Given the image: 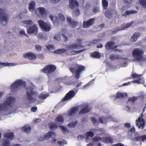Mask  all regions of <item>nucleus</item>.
I'll use <instances>...</instances> for the list:
<instances>
[{"instance_id": "f257e3e1", "label": "nucleus", "mask_w": 146, "mask_h": 146, "mask_svg": "<svg viewBox=\"0 0 146 146\" xmlns=\"http://www.w3.org/2000/svg\"><path fill=\"white\" fill-rule=\"evenodd\" d=\"M15 99L12 96L7 97L3 103L0 104V114L8 115L14 112Z\"/></svg>"}, {"instance_id": "f03ea898", "label": "nucleus", "mask_w": 146, "mask_h": 146, "mask_svg": "<svg viewBox=\"0 0 146 146\" xmlns=\"http://www.w3.org/2000/svg\"><path fill=\"white\" fill-rule=\"evenodd\" d=\"M102 141L104 143H112L113 142V139L111 137H109L104 138H102L99 137H94L92 139V142L87 145V146H92L95 144H97L98 146H101V144L100 142Z\"/></svg>"}, {"instance_id": "7ed1b4c3", "label": "nucleus", "mask_w": 146, "mask_h": 146, "mask_svg": "<svg viewBox=\"0 0 146 146\" xmlns=\"http://www.w3.org/2000/svg\"><path fill=\"white\" fill-rule=\"evenodd\" d=\"M133 0H124L123 1L124 3L125 4L124 6L121 9L122 11V15L124 16H126L133 13H136L137 12L135 11H126L123 13V12L124 10L129 8L131 6V3Z\"/></svg>"}, {"instance_id": "20e7f679", "label": "nucleus", "mask_w": 146, "mask_h": 146, "mask_svg": "<svg viewBox=\"0 0 146 146\" xmlns=\"http://www.w3.org/2000/svg\"><path fill=\"white\" fill-rule=\"evenodd\" d=\"M26 85V83L22 80H16L14 83L11 86V89L12 91H14L19 90L21 87H24Z\"/></svg>"}, {"instance_id": "39448f33", "label": "nucleus", "mask_w": 146, "mask_h": 146, "mask_svg": "<svg viewBox=\"0 0 146 146\" xmlns=\"http://www.w3.org/2000/svg\"><path fill=\"white\" fill-rule=\"evenodd\" d=\"M85 67L84 66L77 65L74 69L73 68H70V71L73 73L74 77L77 79H78L80 76V73L85 70Z\"/></svg>"}, {"instance_id": "423d86ee", "label": "nucleus", "mask_w": 146, "mask_h": 146, "mask_svg": "<svg viewBox=\"0 0 146 146\" xmlns=\"http://www.w3.org/2000/svg\"><path fill=\"white\" fill-rule=\"evenodd\" d=\"M49 17L54 25L56 23H59L63 22L65 19L64 16L61 14H59L58 17L52 15H50Z\"/></svg>"}, {"instance_id": "0eeeda50", "label": "nucleus", "mask_w": 146, "mask_h": 146, "mask_svg": "<svg viewBox=\"0 0 146 146\" xmlns=\"http://www.w3.org/2000/svg\"><path fill=\"white\" fill-rule=\"evenodd\" d=\"M14 138V135L12 133H6L4 135L3 141V146H9L10 145L11 141Z\"/></svg>"}, {"instance_id": "6e6552de", "label": "nucleus", "mask_w": 146, "mask_h": 146, "mask_svg": "<svg viewBox=\"0 0 146 146\" xmlns=\"http://www.w3.org/2000/svg\"><path fill=\"white\" fill-rule=\"evenodd\" d=\"M40 27L43 31H49L51 29V26L49 24L44 22L43 21L39 20L38 21Z\"/></svg>"}, {"instance_id": "1a4fd4ad", "label": "nucleus", "mask_w": 146, "mask_h": 146, "mask_svg": "<svg viewBox=\"0 0 146 146\" xmlns=\"http://www.w3.org/2000/svg\"><path fill=\"white\" fill-rule=\"evenodd\" d=\"M143 51L141 49H136L133 52V55L136 60L138 61L142 60L143 59Z\"/></svg>"}, {"instance_id": "9d476101", "label": "nucleus", "mask_w": 146, "mask_h": 146, "mask_svg": "<svg viewBox=\"0 0 146 146\" xmlns=\"http://www.w3.org/2000/svg\"><path fill=\"white\" fill-rule=\"evenodd\" d=\"M36 13L40 18H45L47 15L46 10L43 7H39L36 9Z\"/></svg>"}, {"instance_id": "9b49d317", "label": "nucleus", "mask_w": 146, "mask_h": 146, "mask_svg": "<svg viewBox=\"0 0 146 146\" xmlns=\"http://www.w3.org/2000/svg\"><path fill=\"white\" fill-rule=\"evenodd\" d=\"M0 20L1 24L3 25H6L7 22V17L4 11L0 8Z\"/></svg>"}, {"instance_id": "f8f14e48", "label": "nucleus", "mask_w": 146, "mask_h": 146, "mask_svg": "<svg viewBox=\"0 0 146 146\" xmlns=\"http://www.w3.org/2000/svg\"><path fill=\"white\" fill-rule=\"evenodd\" d=\"M27 90V94L28 99L30 102H34L35 99L33 97H35L37 95L36 92L35 91H33L32 89L30 88L28 89Z\"/></svg>"}, {"instance_id": "ddd939ff", "label": "nucleus", "mask_w": 146, "mask_h": 146, "mask_svg": "<svg viewBox=\"0 0 146 146\" xmlns=\"http://www.w3.org/2000/svg\"><path fill=\"white\" fill-rule=\"evenodd\" d=\"M141 75H139L135 73H132L131 77L133 78L138 79L132 82L133 83H135L138 84L143 83L144 82L143 79L141 77Z\"/></svg>"}, {"instance_id": "4468645a", "label": "nucleus", "mask_w": 146, "mask_h": 146, "mask_svg": "<svg viewBox=\"0 0 146 146\" xmlns=\"http://www.w3.org/2000/svg\"><path fill=\"white\" fill-rule=\"evenodd\" d=\"M83 48L82 45H79L76 43H73L67 46L66 48L67 50H70L74 49L78 50Z\"/></svg>"}, {"instance_id": "2eb2a0df", "label": "nucleus", "mask_w": 146, "mask_h": 146, "mask_svg": "<svg viewBox=\"0 0 146 146\" xmlns=\"http://www.w3.org/2000/svg\"><path fill=\"white\" fill-rule=\"evenodd\" d=\"M56 69L55 67L52 65H48L44 68L42 71L44 73L48 74L53 72Z\"/></svg>"}, {"instance_id": "dca6fc26", "label": "nucleus", "mask_w": 146, "mask_h": 146, "mask_svg": "<svg viewBox=\"0 0 146 146\" xmlns=\"http://www.w3.org/2000/svg\"><path fill=\"white\" fill-rule=\"evenodd\" d=\"M56 134L55 133L52 131H50L48 133L46 134L43 137H41L39 139L40 141H44V140H47L50 138H53L55 136Z\"/></svg>"}, {"instance_id": "f3484780", "label": "nucleus", "mask_w": 146, "mask_h": 146, "mask_svg": "<svg viewBox=\"0 0 146 146\" xmlns=\"http://www.w3.org/2000/svg\"><path fill=\"white\" fill-rule=\"evenodd\" d=\"M38 28L35 25L33 26L30 27L27 30V32L29 34H34L35 35L38 33Z\"/></svg>"}, {"instance_id": "a211bd4d", "label": "nucleus", "mask_w": 146, "mask_h": 146, "mask_svg": "<svg viewBox=\"0 0 146 146\" xmlns=\"http://www.w3.org/2000/svg\"><path fill=\"white\" fill-rule=\"evenodd\" d=\"M76 92L72 90L70 91L65 96L62 100L63 101H65L73 98L76 94Z\"/></svg>"}, {"instance_id": "6ab92c4d", "label": "nucleus", "mask_w": 146, "mask_h": 146, "mask_svg": "<svg viewBox=\"0 0 146 146\" xmlns=\"http://www.w3.org/2000/svg\"><path fill=\"white\" fill-rule=\"evenodd\" d=\"M143 114H141V116L139 117L137 120H136V125L139 128L142 127V129L143 128L145 125V121L142 118Z\"/></svg>"}, {"instance_id": "aec40b11", "label": "nucleus", "mask_w": 146, "mask_h": 146, "mask_svg": "<svg viewBox=\"0 0 146 146\" xmlns=\"http://www.w3.org/2000/svg\"><path fill=\"white\" fill-rule=\"evenodd\" d=\"M117 13L116 11H110L109 10H108L105 12V15L106 17L110 18L113 17H115Z\"/></svg>"}, {"instance_id": "412c9836", "label": "nucleus", "mask_w": 146, "mask_h": 146, "mask_svg": "<svg viewBox=\"0 0 146 146\" xmlns=\"http://www.w3.org/2000/svg\"><path fill=\"white\" fill-rule=\"evenodd\" d=\"M95 21L94 18H91L87 22L84 21L83 25V27L84 28H88L94 24Z\"/></svg>"}, {"instance_id": "4be33fe9", "label": "nucleus", "mask_w": 146, "mask_h": 146, "mask_svg": "<svg viewBox=\"0 0 146 146\" xmlns=\"http://www.w3.org/2000/svg\"><path fill=\"white\" fill-rule=\"evenodd\" d=\"M69 3L70 7L72 9H74L78 7L79 5L78 3L76 0H70Z\"/></svg>"}, {"instance_id": "5701e85b", "label": "nucleus", "mask_w": 146, "mask_h": 146, "mask_svg": "<svg viewBox=\"0 0 146 146\" xmlns=\"http://www.w3.org/2000/svg\"><path fill=\"white\" fill-rule=\"evenodd\" d=\"M25 58H29L30 60H35L36 58V55L34 53L31 52L27 53L24 55Z\"/></svg>"}, {"instance_id": "b1692460", "label": "nucleus", "mask_w": 146, "mask_h": 146, "mask_svg": "<svg viewBox=\"0 0 146 146\" xmlns=\"http://www.w3.org/2000/svg\"><path fill=\"white\" fill-rule=\"evenodd\" d=\"M64 121V118L61 115L58 116L55 119V122L58 125L63 123Z\"/></svg>"}, {"instance_id": "393cba45", "label": "nucleus", "mask_w": 146, "mask_h": 146, "mask_svg": "<svg viewBox=\"0 0 146 146\" xmlns=\"http://www.w3.org/2000/svg\"><path fill=\"white\" fill-rule=\"evenodd\" d=\"M132 140L133 141H146V135L143 136H138L132 138Z\"/></svg>"}, {"instance_id": "a878e982", "label": "nucleus", "mask_w": 146, "mask_h": 146, "mask_svg": "<svg viewBox=\"0 0 146 146\" xmlns=\"http://www.w3.org/2000/svg\"><path fill=\"white\" fill-rule=\"evenodd\" d=\"M67 20L71 27H74L78 25V23L77 22L72 21L71 18L69 17H67Z\"/></svg>"}, {"instance_id": "bb28decb", "label": "nucleus", "mask_w": 146, "mask_h": 146, "mask_svg": "<svg viewBox=\"0 0 146 146\" xmlns=\"http://www.w3.org/2000/svg\"><path fill=\"white\" fill-rule=\"evenodd\" d=\"M22 131L25 133H29L31 131V128L29 125H26L22 127L21 128Z\"/></svg>"}, {"instance_id": "cd10ccee", "label": "nucleus", "mask_w": 146, "mask_h": 146, "mask_svg": "<svg viewBox=\"0 0 146 146\" xmlns=\"http://www.w3.org/2000/svg\"><path fill=\"white\" fill-rule=\"evenodd\" d=\"M78 111V107H75L71 109L68 114V116L73 115L75 113Z\"/></svg>"}, {"instance_id": "c85d7f7f", "label": "nucleus", "mask_w": 146, "mask_h": 146, "mask_svg": "<svg viewBox=\"0 0 146 146\" xmlns=\"http://www.w3.org/2000/svg\"><path fill=\"white\" fill-rule=\"evenodd\" d=\"M99 121L101 122V123H105L107 121H109L110 120H112L113 121V119L112 117L111 116H110L109 117V118L106 119L104 118H100L99 119Z\"/></svg>"}, {"instance_id": "c756f323", "label": "nucleus", "mask_w": 146, "mask_h": 146, "mask_svg": "<svg viewBox=\"0 0 146 146\" xmlns=\"http://www.w3.org/2000/svg\"><path fill=\"white\" fill-rule=\"evenodd\" d=\"M114 45L113 42L110 41L107 43L105 45V47L106 49L109 50L112 48Z\"/></svg>"}, {"instance_id": "7c9ffc66", "label": "nucleus", "mask_w": 146, "mask_h": 146, "mask_svg": "<svg viewBox=\"0 0 146 146\" xmlns=\"http://www.w3.org/2000/svg\"><path fill=\"white\" fill-rule=\"evenodd\" d=\"M0 65H3V66H16L17 65V64L13 63H8V62H5V63H1L0 62Z\"/></svg>"}, {"instance_id": "2f4dec72", "label": "nucleus", "mask_w": 146, "mask_h": 146, "mask_svg": "<svg viewBox=\"0 0 146 146\" xmlns=\"http://www.w3.org/2000/svg\"><path fill=\"white\" fill-rule=\"evenodd\" d=\"M133 23H132L131 22L130 23H127V24H124L123 25H122L121 27V28L120 29H119L117 30V31L120 30H124L128 27H129Z\"/></svg>"}, {"instance_id": "473e14b6", "label": "nucleus", "mask_w": 146, "mask_h": 146, "mask_svg": "<svg viewBox=\"0 0 146 146\" xmlns=\"http://www.w3.org/2000/svg\"><path fill=\"white\" fill-rule=\"evenodd\" d=\"M140 35V34L138 33H135L131 37V40L132 41H135L139 36Z\"/></svg>"}, {"instance_id": "72a5a7b5", "label": "nucleus", "mask_w": 146, "mask_h": 146, "mask_svg": "<svg viewBox=\"0 0 146 146\" xmlns=\"http://www.w3.org/2000/svg\"><path fill=\"white\" fill-rule=\"evenodd\" d=\"M90 111V108H89L88 106H86L85 108H83L79 112L80 114H83L85 113H87Z\"/></svg>"}, {"instance_id": "f704fd0d", "label": "nucleus", "mask_w": 146, "mask_h": 146, "mask_svg": "<svg viewBox=\"0 0 146 146\" xmlns=\"http://www.w3.org/2000/svg\"><path fill=\"white\" fill-rule=\"evenodd\" d=\"M35 4L34 1H32L29 4V9L30 11L32 12L35 9Z\"/></svg>"}, {"instance_id": "c9c22d12", "label": "nucleus", "mask_w": 146, "mask_h": 146, "mask_svg": "<svg viewBox=\"0 0 146 146\" xmlns=\"http://www.w3.org/2000/svg\"><path fill=\"white\" fill-rule=\"evenodd\" d=\"M66 50H66L63 48L55 50L54 52L56 54H62L65 52Z\"/></svg>"}, {"instance_id": "e433bc0d", "label": "nucleus", "mask_w": 146, "mask_h": 146, "mask_svg": "<svg viewBox=\"0 0 146 146\" xmlns=\"http://www.w3.org/2000/svg\"><path fill=\"white\" fill-rule=\"evenodd\" d=\"M127 94L126 93H121L120 92H118L117 94V98H120L123 97L125 96H127Z\"/></svg>"}, {"instance_id": "4c0bfd02", "label": "nucleus", "mask_w": 146, "mask_h": 146, "mask_svg": "<svg viewBox=\"0 0 146 146\" xmlns=\"http://www.w3.org/2000/svg\"><path fill=\"white\" fill-rule=\"evenodd\" d=\"M86 50V49H83L79 50H72L70 52V54L71 55H74L81 52Z\"/></svg>"}, {"instance_id": "58836bf2", "label": "nucleus", "mask_w": 146, "mask_h": 146, "mask_svg": "<svg viewBox=\"0 0 146 146\" xmlns=\"http://www.w3.org/2000/svg\"><path fill=\"white\" fill-rule=\"evenodd\" d=\"M58 125L56 124H55L53 123H52L49 124V127L51 129H54L57 128Z\"/></svg>"}, {"instance_id": "ea45409f", "label": "nucleus", "mask_w": 146, "mask_h": 146, "mask_svg": "<svg viewBox=\"0 0 146 146\" xmlns=\"http://www.w3.org/2000/svg\"><path fill=\"white\" fill-rule=\"evenodd\" d=\"M91 55L92 57L97 58H99L101 56L100 53L98 52H95L92 53L91 54Z\"/></svg>"}, {"instance_id": "a19ab883", "label": "nucleus", "mask_w": 146, "mask_h": 146, "mask_svg": "<svg viewBox=\"0 0 146 146\" xmlns=\"http://www.w3.org/2000/svg\"><path fill=\"white\" fill-rule=\"evenodd\" d=\"M77 123L76 120L72 121L68 124L69 127L70 128H72L75 127Z\"/></svg>"}, {"instance_id": "79ce46f5", "label": "nucleus", "mask_w": 146, "mask_h": 146, "mask_svg": "<svg viewBox=\"0 0 146 146\" xmlns=\"http://www.w3.org/2000/svg\"><path fill=\"white\" fill-rule=\"evenodd\" d=\"M21 23L25 25H32L33 22L31 20L24 21L21 22Z\"/></svg>"}, {"instance_id": "37998d69", "label": "nucleus", "mask_w": 146, "mask_h": 146, "mask_svg": "<svg viewBox=\"0 0 146 146\" xmlns=\"http://www.w3.org/2000/svg\"><path fill=\"white\" fill-rule=\"evenodd\" d=\"M102 3L104 9H106L108 5V1L107 0H102Z\"/></svg>"}, {"instance_id": "c03bdc74", "label": "nucleus", "mask_w": 146, "mask_h": 146, "mask_svg": "<svg viewBox=\"0 0 146 146\" xmlns=\"http://www.w3.org/2000/svg\"><path fill=\"white\" fill-rule=\"evenodd\" d=\"M85 135L88 139L89 137H92L94 135V134L92 132L88 131L86 133Z\"/></svg>"}, {"instance_id": "a18cd8bd", "label": "nucleus", "mask_w": 146, "mask_h": 146, "mask_svg": "<svg viewBox=\"0 0 146 146\" xmlns=\"http://www.w3.org/2000/svg\"><path fill=\"white\" fill-rule=\"evenodd\" d=\"M48 96V94H45L43 93L41 94L39 96V98L41 99H43L46 98Z\"/></svg>"}, {"instance_id": "49530a36", "label": "nucleus", "mask_w": 146, "mask_h": 146, "mask_svg": "<svg viewBox=\"0 0 146 146\" xmlns=\"http://www.w3.org/2000/svg\"><path fill=\"white\" fill-rule=\"evenodd\" d=\"M74 10V14L76 16H78L80 14V11L78 9V7L75 9Z\"/></svg>"}, {"instance_id": "de8ad7c7", "label": "nucleus", "mask_w": 146, "mask_h": 146, "mask_svg": "<svg viewBox=\"0 0 146 146\" xmlns=\"http://www.w3.org/2000/svg\"><path fill=\"white\" fill-rule=\"evenodd\" d=\"M91 120L92 121L93 124L95 126L98 125V122L97 121V119L95 118L92 117L91 118Z\"/></svg>"}, {"instance_id": "09e8293b", "label": "nucleus", "mask_w": 146, "mask_h": 146, "mask_svg": "<svg viewBox=\"0 0 146 146\" xmlns=\"http://www.w3.org/2000/svg\"><path fill=\"white\" fill-rule=\"evenodd\" d=\"M59 127L64 133H65L67 132V129L65 127L63 126H59Z\"/></svg>"}, {"instance_id": "8fccbe9b", "label": "nucleus", "mask_w": 146, "mask_h": 146, "mask_svg": "<svg viewBox=\"0 0 146 146\" xmlns=\"http://www.w3.org/2000/svg\"><path fill=\"white\" fill-rule=\"evenodd\" d=\"M140 3L144 7H146V0H140Z\"/></svg>"}, {"instance_id": "3c124183", "label": "nucleus", "mask_w": 146, "mask_h": 146, "mask_svg": "<svg viewBox=\"0 0 146 146\" xmlns=\"http://www.w3.org/2000/svg\"><path fill=\"white\" fill-rule=\"evenodd\" d=\"M98 42V40H94L93 41H92L90 42L89 43L88 45L89 46L95 44L97 43Z\"/></svg>"}, {"instance_id": "603ef678", "label": "nucleus", "mask_w": 146, "mask_h": 146, "mask_svg": "<svg viewBox=\"0 0 146 146\" xmlns=\"http://www.w3.org/2000/svg\"><path fill=\"white\" fill-rule=\"evenodd\" d=\"M54 38L57 40H60L61 39L60 36L59 34H57L54 36Z\"/></svg>"}, {"instance_id": "864d4df0", "label": "nucleus", "mask_w": 146, "mask_h": 146, "mask_svg": "<svg viewBox=\"0 0 146 146\" xmlns=\"http://www.w3.org/2000/svg\"><path fill=\"white\" fill-rule=\"evenodd\" d=\"M137 99V97L134 96L130 98L129 99V101L131 102H133Z\"/></svg>"}, {"instance_id": "5fc2aeb1", "label": "nucleus", "mask_w": 146, "mask_h": 146, "mask_svg": "<svg viewBox=\"0 0 146 146\" xmlns=\"http://www.w3.org/2000/svg\"><path fill=\"white\" fill-rule=\"evenodd\" d=\"M137 99V97L134 96L130 98L129 99V101L131 102H133Z\"/></svg>"}, {"instance_id": "6e6d98bb", "label": "nucleus", "mask_w": 146, "mask_h": 146, "mask_svg": "<svg viewBox=\"0 0 146 146\" xmlns=\"http://www.w3.org/2000/svg\"><path fill=\"white\" fill-rule=\"evenodd\" d=\"M36 49L38 51H40L42 49V47L39 45H36L35 46Z\"/></svg>"}, {"instance_id": "4d7b16f0", "label": "nucleus", "mask_w": 146, "mask_h": 146, "mask_svg": "<svg viewBox=\"0 0 146 146\" xmlns=\"http://www.w3.org/2000/svg\"><path fill=\"white\" fill-rule=\"evenodd\" d=\"M47 49L49 50H53L54 49V48L53 46L52 45H49L46 46Z\"/></svg>"}, {"instance_id": "13d9d810", "label": "nucleus", "mask_w": 146, "mask_h": 146, "mask_svg": "<svg viewBox=\"0 0 146 146\" xmlns=\"http://www.w3.org/2000/svg\"><path fill=\"white\" fill-rule=\"evenodd\" d=\"M99 7H95L93 8V11L94 12L96 13L99 11Z\"/></svg>"}, {"instance_id": "bf43d9fd", "label": "nucleus", "mask_w": 146, "mask_h": 146, "mask_svg": "<svg viewBox=\"0 0 146 146\" xmlns=\"http://www.w3.org/2000/svg\"><path fill=\"white\" fill-rule=\"evenodd\" d=\"M77 138L78 140H81L83 139L84 137L82 135H79L78 136Z\"/></svg>"}, {"instance_id": "052dcab7", "label": "nucleus", "mask_w": 146, "mask_h": 146, "mask_svg": "<svg viewBox=\"0 0 146 146\" xmlns=\"http://www.w3.org/2000/svg\"><path fill=\"white\" fill-rule=\"evenodd\" d=\"M115 56H116L115 55L113 54H111L110 55V58L112 60L115 59H116Z\"/></svg>"}, {"instance_id": "680f3d73", "label": "nucleus", "mask_w": 146, "mask_h": 146, "mask_svg": "<svg viewBox=\"0 0 146 146\" xmlns=\"http://www.w3.org/2000/svg\"><path fill=\"white\" fill-rule=\"evenodd\" d=\"M60 0H50V2L52 3H55L59 2Z\"/></svg>"}, {"instance_id": "e2e57ef3", "label": "nucleus", "mask_w": 146, "mask_h": 146, "mask_svg": "<svg viewBox=\"0 0 146 146\" xmlns=\"http://www.w3.org/2000/svg\"><path fill=\"white\" fill-rule=\"evenodd\" d=\"M38 57L42 59H44V55L42 54H39L38 55Z\"/></svg>"}, {"instance_id": "0e129e2a", "label": "nucleus", "mask_w": 146, "mask_h": 146, "mask_svg": "<svg viewBox=\"0 0 146 146\" xmlns=\"http://www.w3.org/2000/svg\"><path fill=\"white\" fill-rule=\"evenodd\" d=\"M20 34L21 35H25L26 33L25 31L23 30H21L20 32Z\"/></svg>"}, {"instance_id": "69168bd1", "label": "nucleus", "mask_w": 146, "mask_h": 146, "mask_svg": "<svg viewBox=\"0 0 146 146\" xmlns=\"http://www.w3.org/2000/svg\"><path fill=\"white\" fill-rule=\"evenodd\" d=\"M112 146H124L121 143H119L114 145Z\"/></svg>"}, {"instance_id": "338daca9", "label": "nucleus", "mask_w": 146, "mask_h": 146, "mask_svg": "<svg viewBox=\"0 0 146 146\" xmlns=\"http://www.w3.org/2000/svg\"><path fill=\"white\" fill-rule=\"evenodd\" d=\"M31 110L33 112H36L37 110V108L36 107H33L31 108Z\"/></svg>"}, {"instance_id": "774afa93", "label": "nucleus", "mask_w": 146, "mask_h": 146, "mask_svg": "<svg viewBox=\"0 0 146 146\" xmlns=\"http://www.w3.org/2000/svg\"><path fill=\"white\" fill-rule=\"evenodd\" d=\"M125 126L127 127H129L130 126V124L129 123H126L125 125Z\"/></svg>"}]
</instances>
